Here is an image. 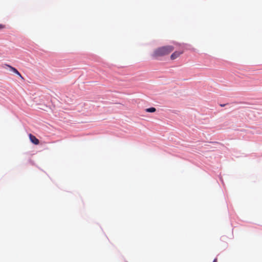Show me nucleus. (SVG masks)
<instances>
[{
    "instance_id": "f03ea898",
    "label": "nucleus",
    "mask_w": 262,
    "mask_h": 262,
    "mask_svg": "<svg viewBox=\"0 0 262 262\" xmlns=\"http://www.w3.org/2000/svg\"><path fill=\"white\" fill-rule=\"evenodd\" d=\"M6 66L9 67L13 72L17 75L22 80H24V78L21 76L20 73L16 69L8 64H6Z\"/></svg>"
},
{
    "instance_id": "20e7f679",
    "label": "nucleus",
    "mask_w": 262,
    "mask_h": 262,
    "mask_svg": "<svg viewBox=\"0 0 262 262\" xmlns=\"http://www.w3.org/2000/svg\"><path fill=\"white\" fill-rule=\"evenodd\" d=\"M182 53H183L182 51V52L176 51L171 54V55L170 56V58L171 60H174V59H176L177 58H178V57H179L180 56V55L182 54Z\"/></svg>"
},
{
    "instance_id": "7ed1b4c3",
    "label": "nucleus",
    "mask_w": 262,
    "mask_h": 262,
    "mask_svg": "<svg viewBox=\"0 0 262 262\" xmlns=\"http://www.w3.org/2000/svg\"><path fill=\"white\" fill-rule=\"evenodd\" d=\"M29 138L30 141L34 144L38 145L39 143V140L31 134L29 135Z\"/></svg>"
},
{
    "instance_id": "423d86ee",
    "label": "nucleus",
    "mask_w": 262,
    "mask_h": 262,
    "mask_svg": "<svg viewBox=\"0 0 262 262\" xmlns=\"http://www.w3.org/2000/svg\"><path fill=\"white\" fill-rule=\"evenodd\" d=\"M213 262H217V259L215 258Z\"/></svg>"
},
{
    "instance_id": "39448f33",
    "label": "nucleus",
    "mask_w": 262,
    "mask_h": 262,
    "mask_svg": "<svg viewBox=\"0 0 262 262\" xmlns=\"http://www.w3.org/2000/svg\"><path fill=\"white\" fill-rule=\"evenodd\" d=\"M156 109L155 107H150V108H146L145 110V111L146 112H148V113H154V112H156Z\"/></svg>"
},
{
    "instance_id": "f257e3e1",
    "label": "nucleus",
    "mask_w": 262,
    "mask_h": 262,
    "mask_svg": "<svg viewBox=\"0 0 262 262\" xmlns=\"http://www.w3.org/2000/svg\"><path fill=\"white\" fill-rule=\"evenodd\" d=\"M173 49V47L171 46H164L159 48L154 51L152 56L156 58L166 55L171 52Z\"/></svg>"
},
{
    "instance_id": "0eeeda50",
    "label": "nucleus",
    "mask_w": 262,
    "mask_h": 262,
    "mask_svg": "<svg viewBox=\"0 0 262 262\" xmlns=\"http://www.w3.org/2000/svg\"><path fill=\"white\" fill-rule=\"evenodd\" d=\"M225 105V104H221V106L222 107L224 106Z\"/></svg>"
}]
</instances>
